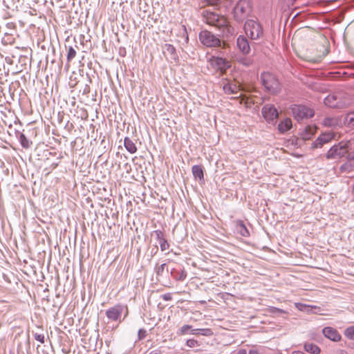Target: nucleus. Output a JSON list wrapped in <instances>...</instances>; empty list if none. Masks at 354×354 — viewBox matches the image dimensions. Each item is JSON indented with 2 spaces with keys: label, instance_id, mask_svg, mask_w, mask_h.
I'll return each instance as SVG.
<instances>
[{
  "label": "nucleus",
  "instance_id": "nucleus-1",
  "mask_svg": "<svg viewBox=\"0 0 354 354\" xmlns=\"http://www.w3.org/2000/svg\"><path fill=\"white\" fill-rule=\"evenodd\" d=\"M204 21L221 30L223 34H232V28L229 26L227 19L214 12L204 10L203 12Z\"/></svg>",
  "mask_w": 354,
  "mask_h": 354
},
{
  "label": "nucleus",
  "instance_id": "nucleus-2",
  "mask_svg": "<svg viewBox=\"0 0 354 354\" xmlns=\"http://www.w3.org/2000/svg\"><path fill=\"white\" fill-rule=\"evenodd\" d=\"M198 37L201 42L207 47H222L223 49H225L227 47L225 42H222L218 36L210 31L202 30L200 32Z\"/></svg>",
  "mask_w": 354,
  "mask_h": 354
},
{
  "label": "nucleus",
  "instance_id": "nucleus-3",
  "mask_svg": "<svg viewBox=\"0 0 354 354\" xmlns=\"http://www.w3.org/2000/svg\"><path fill=\"white\" fill-rule=\"evenodd\" d=\"M349 150V143L339 142L331 147L325 155L327 160L340 159L348 153Z\"/></svg>",
  "mask_w": 354,
  "mask_h": 354
},
{
  "label": "nucleus",
  "instance_id": "nucleus-4",
  "mask_svg": "<svg viewBox=\"0 0 354 354\" xmlns=\"http://www.w3.org/2000/svg\"><path fill=\"white\" fill-rule=\"evenodd\" d=\"M252 11L250 0H239L234 8V17L237 21L245 19Z\"/></svg>",
  "mask_w": 354,
  "mask_h": 354
},
{
  "label": "nucleus",
  "instance_id": "nucleus-5",
  "mask_svg": "<svg viewBox=\"0 0 354 354\" xmlns=\"http://www.w3.org/2000/svg\"><path fill=\"white\" fill-rule=\"evenodd\" d=\"M123 313L126 317L128 315L127 306L118 304L106 310V316L109 321L121 322Z\"/></svg>",
  "mask_w": 354,
  "mask_h": 354
},
{
  "label": "nucleus",
  "instance_id": "nucleus-6",
  "mask_svg": "<svg viewBox=\"0 0 354 354\" xmlns=\"http://www.w3.org/2000/svg\"><path fill=\"white\" fill-rule=\"evenodd\" d=\"M261 77L262 84L268 91L274 94L280 91L279 81L273 74L263 73Z\"/></svg>",
  "mask_w": 354,
  "mask_h": 354
},
{
  "label": "nucleus",
  "instance_id": "nucleus-7",
  "mask_svg": "<svg viewBox=\"0 0 354 354\" xmlns=\"http://www.w3.org/2000/svg\"><path fill=\"white\" fill-rule=\"evenodd\" d=\"M244 28L245 33L252 39H258L263 36V31L261 25L252 19L245 22Z\"/></svg>",
  "mask_w": 354,
  "mask_h": 354
},
{
  "label": "nucleus",
  "instance_id": "nucleus-8",
  "mask_svg": "<svg viewBox=\"0 0 354 354\" xmlns=\"http://www.w3.org/2000/svg\"><path fill=\"white\" fill-rule=\"evenodd\" d=\"M292 112L294 118L297 120L312 118L315 114L313 109L304 105H294L292 107Z\"/></svg>",
  "mask_w": 354,
  "mask_h": 354
},
{
  "label": "nucleus",
  "instance_id": "nucleus-9",
  "mask_svg": "<svg viewBox=\"0 0 354 354\" xmlns=\"http://www.w3.org/2000/svg\"><path fill=\"white\" fill-rule=\"evenodd\" d=\"M335 133L333 131H327L322 133L313 142V148H321L324 145L328 143L332 140L335 139Z\"/></svg>",
  "mask_w": 354,
  "mask_h": 354
},
{
  "label": "nucleus",
  "instance_id": "nucleus-10",
  "mask_svg": "<svg viewBox=\"0 0 354 354\" xmlns=\"http://www.w3.org/2000/svg\"><path fill=\"white\" fill-rule=\"evenodd\" d=\"M324 104L327 106L334 109H342L346 105L345 102H344L338 95L335 94L328 95L325 97Z\"/></svg>",
  "mask_w": 354,
  "mask_h": 354
},
{
  "label": "nucleus",
  "instance_id": "nucleus-11",
  "mask_svg": "<svg viewBox=\"0 0 354 354\" xmlns=\"http://www.w3.org/2000/svg\"><path fill=\"white\" fill-rule=\"evenodd\" d=\"M262 115L268 122H273L278 117V111L272 104H266L261 110Z\"/></svg>",
  "mask_w": 354,
  "mask_h": 354
},
{
  "label": "nucleus",
  "instance_id": "nucleus-12",
  "mask_svg": "<svg viewBox=\"0 0 354 354\" xmlns=\"http://www.w3.org/2000/svg\"><path fill=\"white\" fill-rule=\"evenodd\" d=\"M210 63L213 67L223 72L231 67L230 62L221 57L212 56Z\"/></svg>",
  "mask_w": 354,
  "mask_h": 354
},
{
  "label": "nucleus",
  "instance_id": "nucleus-13",
  "mask_svg": "<svg viewBox=\"0 0 354 354\" xmlns=\"http://www.w3.org/2000/svg\"><path fill=\"white\" fill-rule=\"evenodd\" d=\"M322 333L325 337L333 342H339L341 340L342 336L337 329L327 326L322 329Z\"/></svg>",
  "mask_w": 354,
  "mask_h": 354
},
{
  "label": "nucleus",
  "instance_id": "nucleus-14",
  "mask_svg": "<svg viewBox=\"0 0 354 354\" xmlns=\"http://www.w3.org/2000/svg\"><path fill=\"white\" fill-rule=\"evenodd\" d=\"M153 234L156 236V241L160 245L161 251H165L169 248V243L165 238V235L162 231L156 230L153 232Z\"/></svg>",
  "mask_w": 354,
  "mask_h": 354
},
{
  "label": "nucleus",
  "instance_id": "nucleus-15",
  "mask_svg": "<svg viewBox=\"0 0 354 354\" xmlns=\"http://www.w3.org/2000/svg\"><path fill=\"white\" fill-rule=\"evenodd\" d=\"M236 45L243 54L247 55L250 53V47L249 42L244 36L240 35L236 39Z\"/></svg>",
  "mask_w": 354,
  "mask_h": 354
},
{
  "label": "nucleus",
  "instance_id": "nucleus-16",
  "mask_svg": "<svg viewBox=\"0 0 354 354\" xmlns=\"http://www.w3.org/2000/svg\"><path fill=\"white\" fill-rule=\"evenodd\" d=\"M163 51L166 55L169 56L170 59L174 60H177L178 59L176 48L173 45L166 44L163 47Z\"/></svg>",
  "mask_w": 354,
  "mask_h": 354
},
{
  "label": "nucleus",
  "instance_id": "nucleus-17",
  "mask_svg": "<svg viewBox=\"0 0 354 354\" xmlns=\"http://www.w3.org/2000/svg\"><path fill=\"white\" fill-rule=\"evenodd\" d=\"M198 335L197 330L193 329L191 325L185 324L183 325L179 330L177 331V335Z\"/></svg>",
  "mask_w": 354,
  "mask_h": 354
},
{
  "label": "nucleus",
  "instance_id": "nucleus-18",
  "mask_svg": "<svg viewBox=\"0 0 354 354\" xmlns=\"http://www.w3.org/2000/svg\"><path fill=\"white\" fill-rule=\"evenodd\" d=\"M292 127V121L290 118H286L278 124V129L281 133H285Z\"/></svg>",
  "mask_w": 354,
  "mask_h": 354
},
{
  "label": "nucleus",
  "instance_id": "nucleus-19",
  "mask_svg": "<svg viewBox=\"0 0 354 354\" xmlns=\"http://www.w3.org/2000/svg\"><path fill=\"white\" fill-rule=\"evenodd\" d=\"M124 145L126 149L131 153H135L137 151V147L135 143L128 137L124 138Z\"/></svg>",
  "mask_w": 354,
  "mask_h": 354
},
{
  "label": "nucleus",
  "instance_id": "nucleus-20",
  "mask_svg": "<svg viewBox=\"0 0 354 354\" xmlns=\"http://www.w3.org/2000/svg\"><path fill=\"white\" fill-rule=\"evenodd\" d=\"M171 274L177 281H183L187 277V272L184 270L173 269L171 271Z\"/></svg>",
  "mask_w": 354,
  "mask_h": 354
},
{
  "label": "nucleus",
  "instance_id": "nucleus-21",
  "mask_svg": "<svg viewBox=\"0 0 354 354\" xmlns=\"http://www.w3.org/2000/svg\"><path fill=\"white\" fill-rule=\"evenodd\" d=\"M237 232L243 236L247 237L250 235V232L243 221H239L236 224Z\"/></svg>",
  "mask_w": 354,
  "mask_h": 354
},
{
  "label": "nucleus",
  "instance_id": "nucleus-22",
  "mask_svg": "<svg viewBox=\"0 0 354 354\" xmlns=\"http://www.w3.org/2000/svg\"><path fill=\"white\" fill-rule=\"evenodd\" d=\"M304 348L306 351L312 354H319L320 353L319 347L313 343H306Z\"/></svg>",
  "mask_w": 354,
  "mask_h": 354
},
{
  "label": "nucleus",
  "instance_id": "nucleus-23",
  "mask_svg": "<svg viewBox=\"0 0 354 354\" xmlns=\"http://www.w3.org/2000/svg\"><path fill=\"white\" fill-rule=\"evenodd\" d=\"M354 164L351 163L350 161H347L342 164L339 167V172L341 174L346 173L348 174L353 171Z\"/></svg>",
  "mask_w": 354,
  "mask_h": 354
},
{
  "label": "nucleus",
  "instance_id": "nucleus-24",
  "mask_svg": "<svg viewBox=\"0 0 354 354\" xmlns=\"http://www.w3.org/2000/svg\"><path fill=\"white\" fill-rule=\"evenodd\" d=\"M192 171L195 178L203 179V171L201 166L194 165L192 168Z\"/></svg>",
  "mask_w": 354,
  "mask_h": 354
},
{
  "label": "nucleus",
  "instance_id": "nucleus-25",
  "mask_svg": "<svg viewBox=\"0 0 354 354\" xmlns=\"http://www.w3.org/2000/svg\"><path fill=\"white\" fill-rule=\"evenodd\" d=\"M223 88L227 94L236 93L239 88L236 84L227 83L223 85Z\"/></svg>",
  "mask_w": 354,
  "mask_h": 354
},
{
  "label": "nucleus",
  "instance_id": "nucleus-26",
  "mask_svg": "<svg viewBox=\"0 0 354 354\" xmlns=\"http://www.w3.org/2000/svg\"><path fill=\"white\" fill-rule=\"evenodd\" d=\"M19 142L21 146L24 148H29L32 142L29 141V140L26 137L24 133H21L19 136Z\"/></svg>",
  "mask_w": 354,
  "mask_h": 354
},
{
  "label": "nucleus",
  "instance_id": "nucleus-27",
  "mask_svg": "<svg viewBox=\"0 0 354 354\" xmlns=\"http://www.w3.org/2000/svg\"><path fill=\"white\" fill-rule=\"evenodd\" d=\"M337 120L333 118H326L323 120V124L326 127H334L337 125Z\"/></svg>",
  "mask_w": 354,
  "mask_h": 354
},
{
  "label": "nucleus",
  "instance_id": "nucleus-28",
  "mask_svg": "<svg viewBox=\"0 0 354 354\" xmlns=\"http://www.w3.org/2000/svg\"><path fill=\"white\" fill-rule=\"evenodd\" d=\"M15 24L13 22H9L7 23L6 25V28L8 29V31L5 32V35L7 36H12L13 34V32L15 30Z\"/></svg>",
  "mask_w": 354,
  "mask_h": 354
},
{
  "label": "nucleus",
  "instance_id": "nucleus-29",
  "mask_svg": "<svg viewBox=\"0 0 354 354\" xmlns=\"http://www.w3.org/2000/svg\"><path fill=\"white\" fill-rule=\"evenodd\" d=\"M76 54V50L72 46H69L68 48L67 62H70L73 58L75 57Z\"/></svg>",
  "mask_w": 354,
  "mask_h": 354
},
{
  "label": "nucleus",
  "instance_id": "nucleus-30",
  "mask_svg": "<svg viewBox=\"0 0 354 354\" xmlns=\"http://www.w3.org/2000/svg\"><path fill=\"white\" fill-rule=\"evenodd\" d=\"M344 335L348 339L354 340V326L348 327L344 331Z\"/></svg>",
  "mask_w": 354,
  "mask_h": 354
},
{
  "label": "nucleus",
  "instance_id": "nucleus-31",
  "mask_svg": "<svg viewBox=\"0 0 354 354\" xmlns=\"http://www.w3.org/2000/svg\"><path fill=\"white\" fill-rule=\"evenodd\" d=\"M346 122L352 127H354V111L348 113L345 117Z\"/></svg>",
  "mask_w": 354,
  "mask_h": 354
},
{
  "label": "nucleus",
  "instance_id": "nucleus-32",
  "mask_svg": "<svg viewBox=\"0 0 354 354\" xmlns=\"http://www.w3.org/2000/svg\"><path fill=\"white\" fill-rule=\"evenodd\" d=\"M239 62L245 66H250L252 64V60L248 57H241L239 59Z\"/></svg>",
  "mask_w": 354,
  "mask_h": 354
},
{
  "label": "nucleus",
  "instance_id": "nucleus-33",
  "mask_svg": "<svg viewBox=\"0 0 354 354\" xmlns=\"http://www.w3.org/2000/svg\"><path fill=\"white\" fill-rule=\"evenodd\" d=\"M196 330L198 334H201L202 335L210 336L212 335L213 334V332L210 328H197Z\"/></svg>",
  "mask_w": 354,
  "mask_h": 354
},
{
  "label": "nucleus",
  "instance_id": "nucleus-34",
  "mask_svg": "<svg viewBox=\"0 0 354 354\" xmlns=\"http://www.w3.org/2000/svg\"><path fill=\"white\" fill-rule=\"evenodd\" d=\"M165 266H166V263H162L160 266L157 265L155 268V272H156V275H158V276L162 275L165 268Z\"/></svg>",
  "mask_w": 354,
  "mask_h": 354
},
{
  "label": "nucleus",
  "instance_id": "nucleus-35",
  "mask_svg": "<svg viewBox=\"0 0 354 354\" xmlns=\"http://www.w3.org/2000/svg\"><path fill=\"white\" fill-rule=\"evenodd\" d=\"M33 336H34V338L39 342L41 344H44V341H45V337L43 334H38L37 333H33Z\"/></svg>",
  "mask_w": 354,
  "mask_h": 354
},
{
  "label": "nucleus",
  "instance_id": "nucleus-36",
  "mask_svg": "<svg viewBox=\"0 0 354 354\" xmlns=\"http://www.w3.org/2000/svg\"><path fill=\"white\" fill-rule=\"evenodd\" d=\"M147 336V331L144 329H140L138 333V340L144 339Z\"/></svg>",
  "mask_w": 354,
  "mask_h": 354
},
{
  "label": "nucleus",
  "instance_id": "nucleus-37",
  "mask_svg": "<svg viewBox=\"0 0 354 354\" xmlns=\"http://www.w3.org/2000/svg\"><path fill=\"white\" fill-rule=\"evenodd\" d=\"M186 345L192 348L198 345V342L194 339H190L187 340Z\"/></svg>",
  "mask_w": 354,
  "mask_h": 354
},
{
  "label": "nucleus",
  "instance_id": "nucleus-38",
  "mask_svg": "<svg viewBox=\"0 0 354 354\" xmlns=\"http://www.w3.org/2000/svg\"><path fill=\"white\" fill-rule=\"evenodd\" d=\"M162 298L165 301H170L172 299V295L171 293H165L162 295Z\"/></svg>",
  "mask_w": 354,
  "mask_h": 354
},
{
  "label": "nucleus",
  "instance_id": "nucleus-39",
  "mask_svg": "<svg viewBox=\"0 0 354 354\" xmlns=\"http://www.w3.org/2000/svg\"><path fill=\"white\" fill-rule=\"evenodd\" d=\"M346 158L347 159V160L348 161H351V160H354V151L351 152V153H348L346 155Z\"/></svg>",
  "mask_w": 354,
  "mask_h": 354
},
{
  "label": "nucleus",
  "instance_id": "nucleus-40",
  "mask_svg": "<svg viewBox=\"0 0 354 354\" xmlns=\"http://www.w3.org/2000/svg\"><path fill=\"white\" fill-rule=\"evenodd\" d=\"M313 133H310L307 132V130H306L305 133L302 134L303 139L308 140L310 139Z\"/></svg>",
  "mask_w": 354,
  "mask_h": 354
},
{
  "label": "nucleus",
  "instance_id": "nucleus-41",
  "mask_svg": "<svg viewBox=\"0 0 354 354\" xmlns=\"http://www.w3.org/2000/svg\"><path fill=\"white\" fill-rule=\"evenodd\" d=\"M161 351L160 349H155L149 352L148 354H161Z\"/></svg>",
  "mask_w": 354,
  "mask_h": 354
},
{
  "label": "nucleus",
  "instance_id": "nucleus-42",
  "mask_svg": "<svg viewBox=\"0 0 354 354\" xmlns=\"http://www.w3.org/2000/svg\"><path fill=\"white\" fill-rule=\"evenodd\" d=\"M207 1L211 5L217 4L220 1V0H207Z\"/></svg>",
  "mask_w": 354,
  "mask_h": 354
},
{
  "label": "nucleus",
  "instance_id": "nucleus-43",
  "mask_svg": "<svg viewBox=\"0 0 354 354\" xmlns=\"http://www.w3.org/2000/svg\"><path fill=\"white\" fill-rule=\"evenodd\" d=\"M236 354H247V351L245 349H241L236 353Z\"/></svg>",
  "mask_w": 354,
  "mask_h": 354
},
{
  "label": "nucleus",
  "instance_id": "nucleus-44",
  "mask_svg": "<svg viewBox=\"0 0 354 354\" xmlns=\"http://www.w3.org/2000/svg\"><path fill=\"white\" fill-rule=\"evenodd\" d=\"M292 354H306V353H304V352L300 351H293L292 353Z\"/></svg>",
  "mask_w": 354,
  "mask_h": 354
},
{
  "label": "nucleus",
  "instance_id": "nucleus-45",
  "mask_svg": "<svg viewBox=\"0 0 354 354\" xmlns=\"http://www.w3.org/2000/svg\"><path fill=\"white\" fill-rule=\"evenodd\" d=\"M299 0H291L292 4L293 5L295 3H297Z\"/></svg>",
  "mask_w": 354,
  "mask_h": 354
},
{
  "label": "nucleus",
  "instance_id": "nucleus-46",
  "mask_svg": "<svg viewBox=\"0 0 354 354\" xmlns=\"http://www.w3.org/2000/svg\"><path fill=\"white\" fill-rule=\"evenodd\" d=\"M352 193L354 194V185H353V187H352Z\"/></svg>",
  "mask_w": 354,
  "mask_h": 354
},
{
  "label": "nucleus",
  "instance_id": "nucleus-47",
  "mask_svg": "<svg viewBox=\"0 0 354 354\" xmlns=\"http://www.w3.org/2000/svg\"><path fill=\"white\" fill-rule=\"evenodd\" d=\"M277 354H281V353H277Z\"/></svg>",
  "mask_w": 354,
  "mask_h": 354
}]
</instances>
